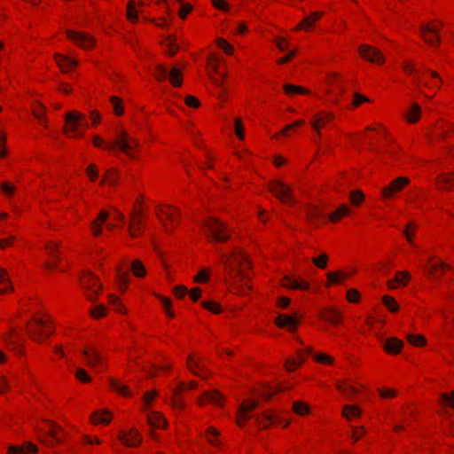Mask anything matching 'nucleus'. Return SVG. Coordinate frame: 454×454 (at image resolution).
Masks as SVG:
<instances>
[{
    "instance_id": "33",
    "label": "nucleus",
    "mask_w": 454,
    "mask_h": 454,
    "mask_svg": "<svg viewBox=\"0 0 454 454\" xmlns=\"http://www.w3.org/2000/svg\"><path fill=\"white\" fill-rule=\"evenodd\" d=\"M117 176H118V171L116 169H114V168H108L106 171V175L103 177V179L101 181V184L108 182L109 184L114 186L118 183Z\"/></svg>"
},
{
    "instance_id": "41",
    "label": "nucleus",
    "mask_w": 454,
    "mask_h": 454,
    "mask_svg": "<svg viewBox=\"0 0 454 454\" xmlns=\"http://www.w3.org/2000/svg\"><path fill=\"white\" fill-rule=\"evenodd\" d=\"M293 409L295 413L299 415H305L309 413V408L306 403L296 401L293 403Z\"/></svg>"
},
{
    "instance_id": "42",
    "label": "nucleus",
    "mask_w": 454,
    "mask_h": 454,
    "mask_svg": "<svg viewBox=\"0 0 454 454\" xmlns=\"http://www.w3.org/2000/svg\"><path fill=\"white\" fill-rule=\"evenodd\" d=\"M383 303L391 312H396L398 310V304L396 303L395 300L391 296H384Z\"/></svg>"
},
{
    "instance_id": "48",
    "label": "nucleus",
    "mask_w": 454,
    "mask_h": 454,
    "mask_svg": "<svg viewBox=\"0 0 454 454\" xmlns=\"http://www.w3.org/2000/svg\"><path fill=\"white\" fill-rule=\"evenodd\" d=\"M327 259H328L327 254H321L320 256H318V257H314V258L312 259V262H313V263H314L317 267H318V268H320V269H325V268H326V265H327Z\"/></svg>"
},
{
    "instance_id": "24",
    "label": "nucleus",
    "mask_w": 454,
    "mask_h": 454,
    "mask_svg": "<svg viewBox=\"0 0 454 454\" xmlns=\"http://www.w3.org/2000/svg\"><path fill=\"white\" fill-rule=\"evenodd\" d=\"M111 418V412L108 410L104 409L93 412L90 419L93 423H102L107 425L110 423Z\"/></svg>"
},
{
    "instance_id": "2",
    "label": "nucleus",
    "mask_w": 454,
    "mask_h": 454,
    "mask_svg": "<svg viewBox=\"0 0 454 454\" xmlns=\"http://www.w3.org/2000/svg\"><path fill=\"white\" fill-rule=\"evenodd\" d=\"M66 122L67 127L65 129V133L70 137L75 136H82L83 129L89 127L85 120V116L78 112H70L66 114Z\"/></svg>"
},
{
    "instance_id": "43",
    "label": "nucleus",
    "mask_w": 454,
    "mask_h": 454,
    "mask_svg": "<svg viewBox=\"0 0 454 454\" xmlns=\"http://www.w3.org/2000/svg\"><path fill=\"white\" fill-rule=\"evenodd\" d=\"M187 365L192 373L202 377V375L200 372V371L202 368L200 367V364L199 362H197L196 360H194L192 357L190 356L187 361Z\"/></svg>"
},
{
    "instance_id": "34",
    "label": "nucleus",
    "mask_w": 454,
    "mask_h": 454,
    "mask_svg": "<svg viewBox=\"0 0 454 454\" xmlns=\"http://www.w3.org/2000/svg\"><path fill=\"white\" fill-rule=\"evenodd\" d=\"M421 109L418 104H412L411 109L407 114V121L411 123H414L419 121L420 117Z\"/></svg>"
},
{
    "instance_id": "15",
    "label": "nucleus",
    "mask_w": 454,
    "mask_h": 454,
    "mask_svg": "<svg viewBox=\"0 0 454 454\" xmlns=\"http://www.w3.org/2000/svg\"><path fill=\"white\" fill-rule=\"evenodd\" d=\"M275 324L280 328H287V330L293 332L298 325V320L293 316L279 314L276 317Z\"/></svg>"
},
{
    "instance_id": "8",
    "label": "nucleus",
    "mask_w": 454,
    "mask_h": 454,
    "mask_svg": "<svg viewBox=\"0 0 454 454\" xmlns=\"http://www.w3.org/2000/svg\"><path fill=\"white\" fill-rule=\"evenodd\" d=\"M82 354L85 359L86 364L89 366L97 368L98 366H100L104 364V361H105L104 356L94 346H90V347L84 348L82 350Z\"/></svg>"
},
{
    "instance_id": "51",
    "label": "nucleus",
    "mask_w": 454,
    "mask_h": 454,
    "mask_svg": "<svg viewBox=\"0 0 454 454\" xmlns=\"http://www.w3.org/2000/svg\"><path fill=\"white\" fill-rule=\"evenodd\" d=\"M75 377L83 383L90 381V377L88 375L86 371L81 367L77 368L75 372Z\"/></svg>"
},
{
    "instance_id": "12",
    "label": "nucleus",
    "mask_w": 454,
    "mask_h": 454,
    "mask_svg": "<svg viewBox=\"0 0 454 454\" xmlns=\"http://www.w3.org/2000/svg\"><path fill=\"white\" fill-rule=\"evenodd\" d=\"M410 183V179L407 177H397L393 180L388 186L384 187L381 191L384 198H390L395 193L399 192L402 189Z\"/></svg>"
},
{
    "instance_id": "23",
    "label": "nucleus",
    "mask_w": 454,
    "mask_h": 454,
    "mask_svg": "<svg viewBox=\"0 0 454 454\" xmlns=\"http://www.w3.org/2000/svg\"><path fill=\"white\" fill-rule=\"evenodd\" d=\"M255 420L260 426L267 427L269 423L280 422L281 419L278 415L262 412L255 416Z\"/></svg>"
},
{
    "instance_id": "64",
    "label": "nucleus",
    "mask_w": 454,
    "mask_h": 454,
    "mask_svg": "<svg viewBox=\"0 0 454 454\" xmlns=\"http://www.w3.org/2000/svg\"><path fill=\"white\" fill-rule=\"evenodd\" d=\"M347 298L350 302H356L360 298V294L356 289H349L347 294Z\"/></svg>"
},
{
    "instance_id": "30",
    "label": "nucleus",
    "mask_w": 454,
    "mask_h": 454,
    "mask_svg": "<svg viewBox=\"0 0 454 454\" xmlns=\"http://www.w3.org/2000/svg\"><path fill=\"white\" fill-rule=\"evenodd\" d=\"M350 209L346 205H340L333 214H331L328 218L332 222L339 221L342 216L349 214Z\"/></svg>"
},
{
    "instance_id": "38",
    "label": "nucleus",
    "mask_w": 454,
    "mask_h": 454,
    "mask_svg": "<svg viewBox=\"0 0 454 454\" xmlns=\"http://www.w3.org/2000/svg\"><path fill=\"white\" fill-rule=\"evenodd\" d=\"M0 284L5 285L6 286L4 288H0V294L5 293L7 290L12 289L11 281L10 278L7 276V272L0 268Z\"/></svg>"
},
{
    "instance_id": "31",
    "label": "nucleus",
    "mask_w": 454,
    "mask_h": 454,
    "mask_svg": "<svg viewBox=\"0 0 454 454\" xmlns=\"http://www.w3.org/2000/svg\"><path fill=\"white\" fill-rule=\"evenodd\" d=\"M322 317L333 325H338L341 320L340 313L334 309H328Z\"/></svg>"
},
{
    "instance_id": "47",
    "label": "nucleus",
    "mask_w": 454,
    "mask_h": 454,
    "mask_svg": "<svg viewBox=\"0 0 454 454\" xmlns=\"http://www.w3.org/2000/svg\"><path fill=\"white\" fill-rule=\"evenodd\" d=\"M184 387H185L184 382H180L179 385H178V388L174 390L175 399L173 400V404L176 408H182L183 407V403L178 398V395L180 394V391L184 389Z\"/></svg>"
},
{
    "instance_id": "25",
    "label": "nucleus",
    "mask_w": 454,
    "mask_h": 454,
    "mask_svg": "<svg viewBox=\"0 0 454 454\" xmlns=\"http://www.w3.org/2000/svg\"><path fill=\"white\" fill-rule=\"evenodd\" d=\"M333 119V114L324 112L316 115L311 124L313 128L317 131V133H319L320 127L325 125Z\"/></svg>"
},
{
    "instance_id": "13",
    "label": "nucleus",
    "mask_w": 454,
    "mask_h": 454,
    "mask_svg": "<svg viewBox=\"0 0 454 454\" xmlns=\"http://www.w3.org/2000/svg\"><path fill=\"white\" fill-rule=\"evenodd\" d=\"M438 28L431 24H423L420 27L422 38L432 46L439 43Z\"/></svg>"
},
{
    "instance_id": "1",
    "label": "nucleus",
    "mask_w": 454,
    "mask_h": 454,
    "mask_svg": "<svg viewBox=\"0 0 454 454\" xmlns=\"http://www.w3.org/2000/svg\"><path fill=\"white\" fill-rule=\"evenodd\" d=\"M221 262L224 265L228 277L234 281L239 278L242 279L249 278L246 271L247 267L249 266V262L239 249H234L229 256L222 254Z\"/></svg>"
},
{
    "instance_id": "18",
    "label": "nucleus",
    "mask_w": 454,
    "mask_h": 454,
    "mask_svg": "<svg viewBox=\"0 0 454 454\" xmlns=\"http://www.w3.org/2000/svg\"><path fill=\"white\" fill-rule=\"evenodd\" d=\"M143 223H142V212L141 211H136L132 214L130 218V223L129 226V232L131 237H137L139 236L142 231Z\"/></svg>"
},
{
    "instance_id": "3",
    "label": "nucleus",
    "mask_w": 454,
    "mask_h": 454,
    "mask_svg": "<svg viewBox=\"0 0 454 454\" xmlns=\"http://www.w3.org/2000/svg\"><path fill=\"white\" fill-rule=\"evenodd\" d=\"M203 226L207 229V232L210 233L211 237L221 242H225L229 239L230 236L225 233L227 229L226 225L215 217H208L204 223Z\"/></svg>"
},
{
    "instance_id": "53",
    "label": "nucleus",
    "mask_w": 454,
    "mask_h": 454,
    "mask_svg": "<svg viewBox=\"0 0 454 454\" xmlns=\"http://www.w3.org/2000/svg\"><path fill=\"white\" fill-rule=\"evenodd\" d=\"M168 50L167 52L168 55L173 56L178 50V46L176 44L175 40L168 36L167 38Z\"/></svg>"
},
{
    "instance_id": "55",
    "label": "nucleus",
    "mask_w": 454,
    "mask_h": 454,
    "mask_svg": "<svg viewBox=\"0 0 454 454\" xmlns=\"http://www.w3.org/2000/svg\"><path fill=\"white\" fill-rule=\"evenodd\" d=\"M217 45L227 54H231L233 51V47L223 38L217 39Z\"/></svg>"
},
{
    "instance_id": "49",
    "label": "nucleus",
    "mask_w": 454,
    "mask_h": 454,
    "mask_svg": "<svg viewBox=\"0 0 454 454\" xmlns=\"http://www.w3.org/2000/svg\"><path fill=\"white\" fill-rule=\"evenodd\" d=\"M306 215L309 220L316 221L321 215V211L316 207H311L307 208Z\"/></svg>"
},
{
    "instance_id": "6",
    "label": "nucleus",
    "mask_w": 454,
    "mask_h": 454,
    "mask_svg": "<svg viewBox=\"0 0 454 454\" xmlns=\"http://www.w3.org/2000/svg\"><path fill=\"white\" fill-rule=\"evenodd\" d=\"M358 52L363 59L371 63L382 64L385 61L380 51L373 46L362 44L358 47Z\"/></svg>"
},
{
    "instance_id": "32",
    "label": "nucleus",
    "mask_w": 454,
    "mask_h": 454,
    "mask_svg": "<svg viewBox=\"0 0 454 454\" xmlns=\"http://www.w3.org/2000/svg\"><path fill=\"white\" fill-rule=\"evenodd\" d=\"M342 415L348 419H350L355 417H359L361 415V411L357 406L344 405Z\"/></svg>"
},
{
    "instance_id": "37",
    "label": "nucleus",
    "mask_w": 454,
    "mask_h": 454,
    "mask_svg": "<svg viewBox=\"0 0 454 454\" xmlns=\"http://www.w3.org/2000/svg\"><path fill=\"white\" fill-rule=\"evenodd\" d=\"M117 278L120 283V286L125 288L129 281V276L127 270H121L118 268L116 270Z\"/></svg>"
},
{
    "instance_id": "11",
    "label": "nucleus",
    "mask_w": 454,
    "mask_h": 454,
    "mask_svg": "<svg viewBox=\"0 0 454 454\" xmlns=\"http://www.w3.org/2000/svg\"><path fill=\"white\" fill-rule=\"evenodd\" d=\"M67 35L82 49H90L95 44V39L87 34L67 30Z\"/></svg>"
},
{
    "instance_id": "28",
    "label": "nucleus",
    "mask_w": 454,
    "mask_h": 454,
    "mask_svg": "<svg viewBox=\"0 0 454 454\" xmlns=\"http://www.w3.org/2000/svg\"><path fill=\"white\" fill-rule=\"evenodd\" d=\"M410 279V274L407 271H398L394 280L388 281L389 288H395V284L406 285Z\"/></svg>"
},
{
    "instance_id": "44",
    "label": "nucleus",
    "mask_w": 454,
    "mask_h": 454,
    "mask_svg": "<svg viewBox=\"0 0 454 454\" xmlns=\"http://www.w3.org/2000/svg\"><path fill=\"white\" fill-rule=\"evenodd\" d=\"M407 340L414 346H423L427 340L422 335L408 334Z\"/></svg>"
},
{
    "instance_id": "20",
    "label": "nucleus",
    "mask_w": 454,
    "mask_h": 454,
    "mask_svg": "<svg viewBox=\"0 0 454 454\" xmlns=\"http://www.w3.org/2000/svg\"><path fill=\"white\" fill-rule=\"evenodd\" d=\"M403 347V342L396 338L391 337L384 340L383 348L390 354H398Z\"/></svg>"
},
{
    "instance_id": "4",
    "label": "nucleus",
    "mask_w": 454,
    "mask_h": 454,
    "mask_svg": "<svg viewBox=\"0 0 454 454\" xmlns=\"http://www.w3.org/2000/svg\"><path fill=\"white\" fill-rule=\"evenodd\" d=\"M33 323L31 326L27 325V333L33 340L40 342L43 334L48 336L52 333L51 328L46 325L43 319L34 317Z\"/></svg>"
},
{
    "instance_id": "56",
    "label": "nucleus",
    "mask_w": 454,
    "mask_h": 454,
    "mask_svg": "<svg viewBox=\"0 0 454 454\" xmlns=\"http://www.w3.org/2000/svg\"><path fill=\"white\" fill-rule=\"evenodd\" d=\"M303 359L304 358H303V356L301 355V352L299 353L298 360H295V359H293V358L288 359L286 362V366L287 370L291 371L292 367H295V366L300 365L302 363Z\"/></svg>"
},
{
    "instance_id": "40",
    "label": "nucleus",
    "mask_w": 454,
    "mask_h": 454,
    "mask_svg": "<svg viewBox=\"0 0 454 454\" xmlns=\"http://www.w3.org/2000/svg\"><path fill=\"white\" fill-rule=\"evenodd\" d=\"M127 17L131 22H135L138 18V12L135 7V2L129 1L127 6Z\"/></svg>"
},
{
    "instance_id": "45",
    "label": "nucleus",
    "mask_w": 454,
    "mask_h": 454,
    "mask_svg": "<svg viewBox=\"0 0 454 454\" xmlns=\"http://www.w3.org/2000/svg\"><path fill=\"white\" fill-rule=\"evenodd\" d=\"M110 100H111V103L113 104L114 111L115 114H117V115L122 114L123 107H122L121 99L115 96H112L110 98Z\"/></svg>"
},
{
    "instance_id": "36",
    "label": "nucleus",
    "mask_w": 454,
    "mask_h": 454,
    "mask_svg": "<svg viewBox=\"0 0 454 454\" xmlns=\"http://www.w3.org/2000/svg\"><path fill=\"white\" fill-rule=\"evenodd\" d=\"M454 184V180L447 175H441L438 177V186L442 190H449Z\"/></svg>"
},
{
    "instance_id": "60",
    "label": "nucleus",
    "mask_w": 454,
    "mask_h": 454,
    "mask_svg": "<svg viewBox=\"0 0 454 454\" xmlns=\"http://www.w3.org/2000/svg\"><path fill=\"white\" fill-rule=\"evenodd\" d=\"M157 395V392L153 390V391H149V392H146L144 396H143V401H144V403L145 405V407L147 408L149 406V404L153 402V400L155 398V396Z\"/></svg>"
},
{
    "instance_id": "19",
    "label": "nucleus",
    "mask_w": 454,
    "mask_h": 454,
    "mask_svg": "<svg viewBox=\"0 0 454 454\" xmlns=\"http://www.w3.org/2000/svg\"><path fill=\"white\" fill-rule=\"evenodd\" d=\"M37 450L36 445L30 442H26L22 446L11 445L8 447V454H30L36 453Z\"/></svg>"
},
{
    "instance_id": "52",
    "label": "nucleus",
    "mask_w": 454,
    "mask_h": 454,
    "mask_svg": "<svg viewBox=\"0 0 454 454\" xmlns=\"http://www.w3.org/2000/svg\"><path fill=\"white\" fill-rule=\"evenodd\" d=\"M279 391H283V388L278 386L275 390L272 389V387H268L267 388H265L264 390H262L260 395L264 397L266 400H270L273 394L275 392H279Z\"/></svg>"
},
{
    "instance_id": "9",
    "label": "nucleus",
    "mask_w": 454,
    "mask_h": 454,
    "mask_svg": "<svg viewBox=\"0 0 454 454\" xmlns=\"http://www.w3.org/2000/svg\"><path fill=\"white\" fill-rule=\"evenodd\" d=\"M258 405L259 402L257 400H245L238 409L237 424L242 427L244 423L251 418L248 413L258 407Z\"/></svg>"
},
{
    "instance_id": "50",
    "label": "nucleus",
    "mask_w": 454,
    "mask_h": 454,
    "mask_svg": "<svg viewBox=\"0 0 454 454\" xmlns=\"http://www.w3.org/2000/svg\"><path fill=\"white\" fill-rule=\"evenodd\" d=\"M90 315L95 318H99L106 315V307L103 304H98L90 309Z\"/></svg>"
},
{
    "instance_id": "63",
    "label": "nucleus",
    "mask_w": 454,
    "mask_h": 454,
    "mask_svg": "<svg viewBox=\"0 0 454 454\" xmlns=\"http://www.w3.org/2000/svg\"><path fill=\"white\" fill-rule=\"evenodd\" d=\"M87 175L90 176V180L94 181L98 177V168L94 164H90L86 169Z\"/></svg>"
},
{
    "instance_id": "22",
    "label": "nucleus",
    "mask_w": 454,
    "mask_h": 454,
    "mask_svg": "<svg viewBox=\"0 0 454 454\" xmlns=\"http://www.w3.org/2000/svg\"><path fill=\"white\" fill-rule=\"evenodd\" d=\"M283 286L293 289L307 290L309 286V283L301 281L295 278L286 276L283 278Z\"/></svg>"
},
{
    "instance_id": "10",
    "label": "nucleus",
    "mask_w": 454,
    "mask_h": 454,
    "mask_svg": "<svg viewBox=\"0 0 454 454\" xmlns=\"http://www.w3.org/2000/svg\"><path fill=\"white\" fill-rule=\"evenodd\" d=\"M270 191L283 202L294 201L290 188L280 181H273L270 184Z\"/></svg>"
},
{
    "instance_id": "7",
    "label": "nucleus",
    "mask_w": 454,
    "mask_h": 454,
    "mask_svg": "<svg viewBox=\"0 0 454 454\" xmlns=\"http://www.w3.org/2000/svg\"><path fill=\"white\" fill-rule=\"evenodd\" d=\"M115 145H118L123 153L131 158H134L133 154L131 153V150L138 146V141L134 137H129L128 134L122 130L120 132L115 141Z\"/></svg>"
},
{
    "instance_id": "35",
    "label": "nucleus",
    "mask_w": 454,
    "mask_h": 454,
    "mask_svg": "<svg viewBox=\"0 0 454 454\" xmlns=\"http://www.w3.org/2000/svg\"><path fill=\"white\" fill-rule=\"evenodd\" d=\"M284 90L286 94L288 96H292L294 94H308L309 90L294 84H285Z\"/></svg>"
},
{
    "instance_id": "29",
    "label": "nucleus",
    "mask_w": 454,
    "mask_h": 454,
    "mask_svg": "<svg viewBox=\"0 0 454 454\" xmlns=\"http://www.w3.org/2000/svg\"><path fill=\"white\" fill-rule=\"evenodd\" d=\"M129 268L133 272L134 276L137 278H142L145 276L146 270L141 261L134 260L130 262Z\"/></svg>"
},
{
    "instance_id": "16",
    "label": "nucleus",
    "mask_w": 454,
    "mask_h": 454,
    "mask_svg": "<svg viewBox=\"0 0 454 454\" xmlns=\"http://www.w3.org/2000/svg\"><path fill=\"white\" fill-rule=\"evenodd\" d=\"M81 285L83 289L91 291V293L95 294H98L101 289V286L98 284L97 278L90 273L82 277Z\"/></svg>"
},
{
    "instance_id": "61",
    "label": "nucleus",
    "mask_w": 454,
    "mask_h": 454,
    "mask_svg": "<svg viewBox=\"0 0 454 454\" xmlns=\"http://www.w3.org/2000/svg\"><path fill=\"white\" fill-rule=\"evenodd\" d=\"M314 24V21L312 20V16H306L303 20L297 26L296 29H301L302 27H305L308 29L309 27H311Z\"/></svg>"
},
{
    "instance_id": "59",
    "label": "nucleus",
    "mask_w": 454,
    "mask_h": 454,
    "mask_svg": "<svg viewBox=\"0 0 454 454\" xmlns=\"http://www.w3.org/2000/svg\"><path fill=\"white\" fill-rule=\"evenodd\" d=\"M403 69L408 73V74H414V76L418 79V81H419V77H420V74H419V72L418 70H416L414 68V67L411 64V63H408V62H404L403 65Z\"/></svg>"
},
{
    "instance_id": "46",
    "label": "nucleus",
    "mask_w": 454,
    "mask_h": 454,
    "mask_svg": "<svg viewBox=\"0 0 454 454\" xmlns=\"http://www.w3.org/2000/svg\"><path fill=\"white\" fill-rule=\"evenodd\" d=\"M364 198V193L360 190L353 191L350 193V201L355 206H358L363 201Z\"/></svg>"
},
{
    "instance_id": "62",
    "label": "nucleus",
    "mask_w": 454,
    "mask_h": 454,
    "mask_svg": "<svg viewBox=\"0 0 454 454\" xmlns=\"http://www.w3.org/2000/svg\"><path fill=\"white\" fill-rule=\"evenodd\" d=\"M442 402L445 404L449 405L451 408H454V392L451 395L448 394H442L441 395Z\"/></svg>"
},
{
    "instance_id": "26",
    "label": "nucleus",
    "mask_w": 454,
    "mask_h": 454,
    "mask_svg": "<svg viewBox=\"0 0 454 454\" xmlns=\"http://www.w3.org/2000/svg\"><path fill=\"white\" fill-rule=\"evenodd\" d=\"M148 423L153 427H163L167 425L166 419L159 412H151L147 416Z\"/></svg>"
},
{
    "instance_id": "39",
    "label": "nucleus",
    "mask_w": 454,
    "mask_h": 454,
    "mask_svg": "<svg viewBox=\"0 0 454 454\" xmlns=\"http://www.w3.org/2000/svg\"><path fill=\"white\" fill-rule=\"evenodd\" d=\"M109 384L114 390L119 392L120 394L125 396L129 395L128 387L126 386L121 385L116 380L110 378Z\"/></svg>"
},
{
    "instance_id": "5",
    "label": "nucleus",
    "mask_w": 454,
    "mask_h": 454,
    "mask_svg": "<svg viewBox=\"0 0 454 454\" xmlns=\"http://www.w3.org/2000/svg\"><path fill=\"white\" fill-rule=\"evenodd\" d=\"M154 75L158 81H164L167 77L174 87H180L183 83L182 72L173 67L170 72L161 65L156 66Z\"/></svg>"
},
{
    "instance_id": "57",
    "label": "nucleus",
    "mask_w": 454,
    "mask_h": 454,
    "mask_svg": "<svg viewBox=\"0 0 454 454\" xmlns=\"http://www.w3.org/2000/svg\"><path fill=\"white\" fill-rule=\"evenodd\" d=\"M337 388L345 394L348 397H350L351 395L356 394L357 392L356 388L352 386H341L340 384H337Z\"/></svg>"
},
{
    "instance_id": "17",
    "label": "nucleus",
    "mask_w": 454,
    "mask_h": 454,
    "mask_svg": "<svg viewBox=\"0 0 454 454\" xmlns=\"http://www.w3.org/2000/svg\"><path fill=\"white\" fill-rule=\"evenodd\" d=\"M119 439L124 445L128 447H136L140 443L142 440L138 431L134 428L127 434L121 433L119 436Z\"/></svg>"
},
{
    "instance_id": "54",
    "label": "nucleus",
    "mask_w": 454,
    "mask_h": 454,
    "mask_svg": "<svg viewBox=\"0 0 454 454\" xmlns=\"http://www.w3.org/2000/svg\"><path fill=\"white\" fill-rule=\"evenodd\" d=\"M202 306L214 313H219L221 311L220 305L215 301H203Z\"/></svg>"
},
{
    "instance_id": "27",
    "label": "nucleus",
    "mask_w": 454,
    "mask_h": 454,
    "mask_svg": "<svg viewBox=\"0 0 454 454\" xmlns=\"http://www.w3.org/2000/svg\"><path fill=\"white\" fill-rule=\"evenodd\" d=\"M56 62L62 70H68L70 67L77 65V62L68 57L61 54L55 55Z\"/></svg>"
},
{
    "instance_id": "14",
    "label": "nucleus",
    "mask_w": 454,
    "mask_h": 454,
    "mask_svg": "<svg viewBox=\"0 0 454 454\" xmlns=\"http://www.w3.org/2000/svg\"><path fill=\"white\" fill-rule=\"evenodd\" d=\"M223 395L218 390L214 389L211 391L204 392L202 396L198 399V403L202 405L208 402L222 406L223 403Z\"/></svg>"
},
{
    "instance_id": "58",
    "label": "nucleus",
    "mask_w": 454,
    "mask_h": 454,
    "mask_svg": "<svg viewBox=\"0 0 454 454\" xmlns=\"http://www.w3.org/2000/svg\"><path fill=\"white\" fill-rule=\"evenodd\" d=\"M235 133L239 139H244L245 135L243 124L239 118H237L235 121Z\"/></svg>"
},
{
    "instance_id": "21",
    "label": "nucleus",
    "mask_w": 454,
    "mask_h": 454,
    "mask_svg": "<svg viewBox=\"0 0 454 454\" xmlns=\"http://www.w3.org/2000/svg\"><path fill=\"white\" fill-rule=\"evenodd\" d=\"M109 213L106 210H101L98 217L91 222L90 227L95 236H99L102 232L101 225L106 222L109 217Z\"/></svg>"
}]
</instances>
